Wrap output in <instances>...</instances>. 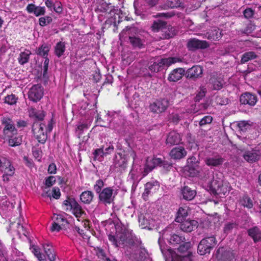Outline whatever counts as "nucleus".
<instances>
[{
    "label": "nucleus",
    "mask_w": 261,
    "mask_h": 261,
    "mask_svg": "<svg viewBox=\"0 0 261 261\" xmlns=\"http://www.w3.org/2000/svg\"><path fill=\"white\" fill-rule=\"evenodd\" d=\"M128 35L130 44L134 48H141L144 46V40L139 34V31L134 26H127L120 33V37H124Z\"/></svg>",
    "instance_id": "1"
},
{
    "label": "nucleus",
    "mask_w": 261,
    "mask_h": 261,
    "mask_svg": "<svg viewBox=\"0 0 261 261\" xmlns=\"http://www.w3.org/2000/svg\"><path fill=\"white\" fill-rule=\"evenodd\" d=\"M136 153L132 149L124 150L121 152H118L114 158V164L115 168H120L124 170L127 165L128 160L130 157L135 160Z\"/></svg>",
    "instance_id": "2"
},
{
    "label": "nucleus",
    "mask_w": 261,
    "mask_h": 261,
    "mask_svg": "<svg viewBox=\"0 0 261 261\" xmlns=\"http://www.w3.org/2000/svg\"><path fill=\"white\" fill-rule=\"evenodd\" d=\"M217 244V241L214 236L206 237L199 243L197 252L201 255L210 254Z\"/></svg>",
    "instance_id": "3"
},
{
    "label": "nucleus",
    "mask_w": 261,
    "mask_h": 261,
    "mask_svg": "<svg viewBox=\"0 0 261 261\" xmlns=\"http://www.w3.org/2000/svg\"><path fill=\"white\" fill-rule=\"evenodd\" d=\"M63 206L66 211H71L73 214L76 217L80 218L83 215H86L81 205L73 198H67L63 203Z\"/></svg>",
    "instance_id": "4"
},
{
    "label": "nucleus",
    "mask_w": 261,
    "mask_h": 261,
    "mask_svg": "<svg viewBox=\"0 0 261 261\" xmlns=\"http://www.w3.org/2000/svg\"><path fill=\"white\" fill-rule=\"evenodd\" d=\"M221 176V174H216L213 176V179L208 183L210 190L214 194H225L227 191V188L223 185Z\"/></svg>",
    "instance_id": "5"
},
{
    "label": "nucleus",
    "mask_w": 261,
    "mask_h": 261,
    "mask_svg": "<svg viewBox=\"0 0 261 261\" xmlns=\"http://www.w3.org/2000/svg\"><path fill=\"white\" fill-rule=\"evenodd\" d=\"M181 61V59L178 57L163 58L158 61V62H153L152 64L149 65L148 68L151 72H157L163 66L169 67L173 64Z\"/></svg>",
    "instance_id": "6"
},
{
    "label": "nucleus",
    "mask_w": 261,
    "mask_h": 261,
    "mask_svg": "<svg viewBox=\"0 0 261 261\" xmlns=\"http://www.w3.org/2000/svg\"><path fill=\"white\" fill-rule=\"evenodd\" d=\"M45 125L43 123L34 122L32 125V131L38 142L44 144L47 138L46 132L44 130Z\"/></svg>",
    "instance_id": "7"
},
{
    "label": "nucleus",
    "mask_w": 261,
    "mask_h": 261,
    "mask_svg": "<svg viewBox=\"0 0 261 261\" xmlns=\"http://www.w3.org/2000/svg\"><path fill=\"white\" fill-rule=\"evenodd\" d=\"M190 247V242H184V243L180 245L178 248V251L181 253L187 252V254L185 255L173 254L172 255V261H191V254L188 251Z\"/></svg>",
    "instance_id": "8"
},
{
    "label": "nucleus",
    "mask_w": 261,
    "mask_h": 261,
    "mask_svg": "<svg viewBox=\"0 0 261 261\" xmlns=\"http://www.w3.org/2000/svg\"><path fill=\"white\" fill-rule=\"evenodd\" d=\"M169 106V101L166 98L158 99L150 104L149 108L150 111L156 114L164 112Z\"/></svg>",
    "instance_id": "9"
},
{
    "label": "nucleus",
    "mask_w": 261,
    "mask_h": 261,
    "mask_svg": "<svg viewBox=\"0 0 261 261\" xmlns=\"http://www.w3.org/2000/svg\"><path fill=\"white\" fill-rule=\"evenodd\" d=\"M113 191L114 190L111 187L103 188L98 194L99 202L105 205L110 204L112 203L115 197L113 195Z\"/></svg>",
    "instance_id": "10"
},
{
    "label": "nucleus",
    "mask_w": 261,
    "mask_h": 261,
    "mask_svg": "<svg viewBox=\"0 0 261 261\" xmlns=\"http://www.w3.org/2000/svg\"><path fill=\"white\" fill-rule=\"evenodd\" d=\"M43 95V88L39 84L33 85L28 92L29 99L33 101H39Z\"/></svg>",
    "instance_id": "11"
},
{
    "label": "nucleus",
    "mask_w": 261,
    "mask_h": 261,
    "mask_svg": "<svg viewBox=\"0 0 261 261\" xmlns=\"http://www.w3.org/2000/svg\"><path fill=\"white\" fill-rule=\"evenodd\" d=\"M159 187L160 184L156 180L147 182L144 186V191L142 194V198L145 201L148 200L149 196L155 192Z\"/></svg>",
    "instance_id": "12"
},
{
    "label": "nucleus",
    "mask_w": 261,
    "mask_h": 261,
    "mask_svg": "<svg viewBox=\"0 0 261 261\" xmlns=\"http://www.w3.org/2000/svg\"><path fill=\"white\" fill-rule=\"evenodd\" d=\"M216 257L219 261H234V255L229 249L220 247L216 251Z\"/></svg>",
    "instance_id": "13"
},
{
    "label": "nucleus",
    "mask_w": 261,
    "mask_h": 261,
    "mask_svg": "<svg viewBox=\"0 0 261 261\" xmlns=\"http://www.w3.org/2000/svg\"><path fill=\"white\" fill-rule=\"evenodd\" d=\"M187 46L189 50L195 51L199 49L207 48L210 45L206 41L192 38L188 41Z\"/></svg>",
    "instance_id": "14"
},
{
    "label": "nucleus",
    "mask_w": 261,
    "mask_h": 261,
    "mask_svg": "<svg viewBox=\"0 0 261 261\" xmlns=\"http://www.w3.org/2000/svg\"><path fill=\"white\" fill-rule=\"evenodd\" d=\"M116 234L117 239L120 243V245H123V247L125 250L124 252L125 255L130 257L131 255L130 252L128 250V246L127 244L125 245L126 241L127 240V239L129 237L128 232L125 229H123L122 230L121 232L117 231Z\"/></svg>",
    "instance_id": "15"
},
{
    "label": "nucleus",
    "mask_w": 261,
    "mask_h": 261,
    "mask_svg": "<svg viewBox=\"0 0 261 261\" xmlns=\"http://www.w3.org/2000/svg\"><path fill=\"white\" fill-rule=\"evenodd\" d=\"M187 154V151L183 146H179L173 148L169 155L174 160H179L184 158Z\"/></svg>",
    "instance_id": "16"
},
{
    "label": "nucleus",
    "mask_w": 261,
    "mask_h": 261,
    "mask_svg": "<svg viewBox=\"0 0 261 261\" xmlns=\"http://www.w3.org/2000/svg\"><path fill=\"white\" fill-rule=\"evenodd\" d=\"M257 101L256 95L249 92L242 94L240 98L241 104L248 105L250 106H254Z\"/></svg>",
    "instance_id": "17"
},
{
    "label": "nucleus",
    "mask_w": 261,
    "mask_h": 261,
    "mask_svg": "<svg viewBox=\"0 0 261 261\" xmlns=\"http://www.w3.org/2000/svg\"><path fill=\"white\" fill-rule=\"evenodd\" d=\"M224 161L225 159L219 154L207 157L205 159L206 165L211 167L220 166L223 164Z\"/></svg>",
    "instance_id": "18"
},
{
    "label": "nucleus",
    "mask_w": 261,
    "mask_h": 261,
    "mask_svg": "<svg viewBox=\"0 0 261 261\" xmlns=\"http://www.w3.org/2000/svg\"><path fill=\"white\" fill-rule=\"evenodd\" d=\"M180 228L184 232H191L194 228H197L198 226V222L194 220H185L180 222Z\"/></svg>",
    "instance_id": "19"
},
{
    "label": "nucleus",
    "mask_w": 261,
    "mask_h": 261,
    "mask_svg": "<svg viewBox=\"0 0 261 261\" xmlns=\"http://www.w3.org/2000/svg\"><path fill=\"white\" fill-rule=\"evenodd\" d=\"M203 73L201 66L199 65L193 66L188 69L186 72L187 77L190 79H197L201 77Z\"/></svg>",
    "instance_id": "20"
},
{
    "label": "nucleus",
    "mask_w": 261,
    "mask_h": 261,
    "mask_svg": "<svg viewBox=\"0 0 261 261\" xmlns=\"http://www.w3.org/2000/svg\"><path fill=\"white\" fill-rule=\"evenodd\" d=\"M181 141L180 134L175 132H171L169 133L166 139V144L169 146H173L179 144Z\"/></svg>",
    "instance_id": "21"
},
{
    "label": "nucleus",
    "mask_w": 261,
    "mask_h": 261,
    "mask_svg": "<svg viewBox=\"0 0 261 261\" xmlns=\"http://www.w3.org/2000/svg\"><path fill=\"white\" fill-rule=\"evenodd\" d=\"M185 69L182 68L174 69L169 74L168 80L170 82H177L182 78L185 74Z\"/></svg>",
    "instance_id": "22"
},
{
    "label": "nucleus",
    "mask_w": 261,
    "mask_h": 261,
    "mask_svg": "<svg viewBox=\"0 0 261 261\" xmlns=\"http://www.w3.org/2000/svg\"><path fill=\"white\" fill-rule=\"evenodd\" d=\"M225 82L223 79L219 76H213L210 79V84L214 90H219L222 88Z\"/></svg>",
    "instance_id": "23"
},
{
    "label": "nucleus",
    "mask_w": 261,
    "mask_h": 261,
    "mask_svg": "<svg viewBox=\"0 0 261 261\" xmlns=\"http://www.w3.org/2000/svg\"><path fill=\"white\" fill-rule=\"evenodd\" d=\"M30 13H33L36 16L44 15L45 8L44 7L36 6L33 4H29L26 8Z\"/></svg>",
    "instance_id": "24"
},
{
    "label": "nucleus",
    "mask_w": 261,
    "mask_h": 261,
    "mask_svg": "<svg viewBox=\"0 0 261 261\" xmlns=\"http://www.w3.org/2000/svg\"><path fill=\"white\" fill-rule=\"evenodd\" d=\"M260 156L258 150L246 151L243 154L244 159L248 162H254L257 161Z\"/></svg>",
    "instance_id": "25"
},
{
    "label": "nucleus",
    "mask_w": 261,
    "mask_h": 261,
    "mask_svg": "<svg viewBox=\"0 0 261 261\" xmlns=\"http://www.w3.org/2000/svg\"><path fill=\"white\" fill-rule=\"evenodd\" d=\"M2 122L5 125L4 128V133L7 134V131L11 132L13 134H16L17 130L15 127L14 124L12 120L8 117H3L2 120Z\"/></svg>",
    "instance_id": "26"
},
{
    "label": "nucleus",
    "mask_w": 261,
    "mask_h": 261,
    "mask_svg": "<svg viewBox=\"0 0 261 261\" xmlns=\"http://www.w3.org/2000/svg\"><path fill=\"white\" fill-rule=\"evenodd\" d=\"M247 233L248 236L253 239L254 242L256 243L261 241V230L257 226L248 229Z\"/></svg>",
    "instance_id": "27"
},
{
    "label": "nucleus",
    "mask_w": 261,
    "mask_h": 261,
    "mask_svg": "<svg viewBox=\"0 0 261 261\" xmlns=\"http://www.w3.org/2000/svg\"><path fill=\"white\" fill-rule=\"evenodd\" d=\"M183 198L186 200H191L195 196L196 192L188 186H184L181 190Z\"/></svg>",
    "instance_id": "28"
},
{
    "label": "nucleus",
    "mask_w": 261,
    "mask_h": 261,
    "mask_svg": "<svg viewBox=\"0 0 261 261\" xmlns=\"http://www.w3.org/2000/svg\"><path fill=\"white\" fill-rule=\"evenodd\" d=\"M29 116L31 118L35 119L39 121H42L45 116L44 113L42 110H37L33 107L28 108Z\"/></svg>",
    "instance_id": "29"
},
{
    "label": "nucleus",
    "mask_w": 261,
    "mask_h": 261,
    "mask_svg": "<svg viewBox=\"0 0 261 261\" xmlns=\"http://www.w3.org/2000/svg\"><path fill=\"white\" fill-rule=\"evenodd\" d=\"M42 246L48 259L50 261H55L56 258L55 250L51 244L46 243L43 244Z\"/></svg>",
    "instance_id": "30"
},
{
    "label": "nucleus",
    "mask_w": 261,
    "mask_h": 261,
    "mask_svg": "<svg viewBox=\"0 0 261 261\" xmlns=\"http://www.w3.org/2000/svg\"><path fill=\"white\" fill-rule=\"evenodd\" d=\"M3 165L1 170L4 172V173L9 175V176H13L15 173V168L12 165L10 161L4 159V162Z\"/></svg>",
    "instance_id": "31"
},
{
    "label": "nucleus",
    "mask_w": 261,
    "mask_h": 261,
    "mask_svg": "<svg viewBox=\"0 0 261 261\" xmlns=\"http://www.w3.org/2000/svg\"><path fill=\"white\" fill-rule=\"evenodd\" d=\"M94 197V193L91 191L87 190L81 194L80 198L82 202L86 204H89L93 201Z\"/></svg>",
    "instance_id": "32"
},
{
    "label": "nucleus",
    "mask_w": 261,
    "mask_h": 261,
    "mask_svg": "<svg viewBox=\"0 0 261 261\" xmlns=\"http://www.w3.org/2000/svg\"><path fill=\"white\" fill-rule=\"evenodd\" d=\"M257 57L258 56L254 51H249L245 52L242 55L240 63L244 64L250 60L256 59Z\"/></svg>",
    "instance_id": "33"
},
{
    "label": "nucleus",
    "mask_w": 261,
    "mask_h": 261,
    "mask_svg": "<svg viewBox=\"0 0 261 261\" xmlns=\"http://www.w3.org/2000/svg\"><path fill=\"white\" fill-rule=\"evenodd\" d=\"M152 28L154 31H161L164 33L167 32V23L162 20H158L154 21Z\"/></svg>",
    "instance_id": "34"
},
{
    "label": "nucleus",
    "mask_w": 261,
    "mask_h": 261,
    "mask_svg": "<svg viewBox=\"0 0 261 261\" xmlns=\"http://www.w3.org/2000/svg\"><path fill=\"white\" fill-rule=\"evenodd\" d=\"M188 215V207H180L177 212L176 216L175 218V221L177 222H180L186 220V217Z\"/></svg>",
    "instance_id": "35"
},
{
    "label": "nucleus",
    "mask_w": 261,
    "mask_h": 261,
    "mask_svg": "<svg viewBox=\"0 0 261 261\" xmlns=\"http://www.w3.org/2000/svg\"><path fill=\"white\" fill-rule=\"evenodd\" d=\"M31 52L29 50L25 49L23 52H21L18 58L19 63L23 65L29 62Z\"/></svg>",
    "instance_id": "36"
},
{
    "label": "nucleus",
    "mask_w": 261,
    "mask_h": 261,
    "mask_svg": "<svg viewBox=\"0 0 261 261\" xmlns=\"http://www.w3.org/2000/svg\"><path fill=\"white\" fill-rule=\"evenodd\" d=\"M166 239L172 244H179L185 241V238L184 237L175 234H171L169 238L167 237Z\"/></svg>",
    "instance_id": "37"
},
{
    "label": "nucleus",
    "mask_w": 261,
    "mask_h": 261,
    "mask_svg": "<svg viewBox=\"0 0 261 261\" xmlns=\"http://www.w3.org/2000/svg\"><path fill=\"white\" fill-rule=\"evenodd\" d=\"M150 158H147L146 163L144 166L143 171L142 172L143 176H146L150 172H151L154 168Z\"/></svg>",
    "instance_id": "38"
},
{
    "label": "nucleus",
    "mask_w": 261,
    "mask_h": 261,
    "mask_svg": "<svg viewBox=\"0 0 261 261\" xmlns=\"http://www.w3.org/2000/svg\"><path fill=\"white\" fill-rule=\"evenodd\" d=\"M50 49V46L47 44H43L40 46L36 51L38 55L42 56L43 57H47L48 53Z\"/></svg>",
    "instance_id": "39"
},
{
    "label": "nucleus",
    "mask_w": 261,
    "mask_h": 261,
    "mask_svg": "<svg viewBox=\"0 0 261 261\" xmlns=\"http://www.w3.org/2000/svg\"><path fill=\"white\" fill-rule=\"evenodd\" d=\"M65 51V44L63 42H59L57 43L55 47V53L56 55L60 58Z\"/></svg>",
    "instance_id": "40"
},
{
    "label": "nucleus",
    "mask_w": 261,
    "mask_h": 261,
    "mask_svg": "<svg viewBox=\"0 0 261 261\" xmlns=\"http://www.w3.org/2000/svg\"><path fill=\"white\" fill-rule=\"evenodd\" d=\"M237 127L241 132H245L251 127V124L248 121L242 120L237 122Z\"/></svg>",
    "instance_id": "41"
},
{
    "label": "nucleus",
    "mask_w": 261,
    "mask_h": 261,
    "mask_svg": "<svg viewBox=\"0 0 261 261\" xmlns=\"http://www.w3.org/2000/svg\"><path fill=\"white\" fill-rule=\"evenodd\" d=\"M93 154L94 160L101 161L103 156L105 155L104 153V146H102L100 148L95 149Z\"/></svg>",
    "instance_id": "42"
},
{
    "label": "nucleus",
    "mask_w": 261,
    "mask_h": 261,
    "mask_svg": "<svg viewBox=\"0 0 261 261\" xmlns=\"http://www.w3.org/2000/svg\"><path fill=\"white\" fill-rule=\"evenodd\" d=\"M182 114L173 113L169 116V120L170 122H172L174 124H177L182 118Z\"/></svg>",
    "instance_id": "43"
},
{
    "label": "nucleus",
    "mask_w": 261,
    "mask_h": 261,
    "mask_svg": "<svg viewBox=\"0 0 261 261\" xmlns=\"http://www.w3.org/2000/svg\"><path fill=\"white\" fill-rule=\"evenodd\" d=\"M53 219L55 222L63 228H65L66 225L68 224V221L62 215H57L54 216Z\"/></svg>",
    "instance_id": "44"
},
{
    "label": "nucleus",
    "mask_w": 261,
    "mask_h": 261,
    "mask_svg": "<svg viewBox=\"0 0 261 261\" xmlns=\"http://www.w3.org/2000/svg\"><path fill=\"white\" fill-rule=\"evenodd\" d=\"M21 142V138L20 137H11L8 140V144L11 147L19 146Z\"/></svg>",
    "instance_id": "45"
},
{
    "label": "nucleus",
    "mask_w": 261,
    "mask_h": 261,
    "mask_svg": "<svg viewBox=\"0 0 261 261\" xmlns=\"http://www.w3.org/2000/svg\"><path fill=\"white\" fill-rule=\"evenodd\" d=\"M241 203L244 207H246L248 208H251L253 206V203L252 200L248 196H244L241 200Z\"/></svg>",
    "instance_id": "46"
},
{
    "label": "nucleus",
    "mask_w": 261,
    "mask_h": 261,
    "mask_svg": "<svg viewBox=\"0 0 261 261\" xmlns=\"http://www.w3.org/2000/svg\"><path fill=\"white\" fill-rule=\"evenodd\" d=\"M0 261H8V255L6 248L0 241Z\"/></svg>",
    "instance_id": "47"
},
{
    "label": "nucleus",
    "mask_w": 261,
    "mask_h": 261,
    "mask_svg": "<svg viewBox=\"0 0 261 261\" xmlns=\"http://www.w3.org/2000/svg\"><path fill=\"white\" fill-rule=\"evenodd\" d=\"M181 4V0H167L166 5L168 8H174L180 7Z\"/></svg>",
    "instance_id": "48"
},
{
    "label": "nucleus",
    "mask_w": 261,
    "mask_h": 261,
    "mask_svg": "<svg viewBox=\"0 0 261 261\" xmlns=\"http://www.w3.org/2000/svg\"><path fill=\"white\" fill-rule=\"evenodd\" d=\"M138 221L140 226H141L142 228H146L149 224V222L148 219L146 218L145 216L142 214L140 215L139 216Z\"/></svg>",
    "instance_id": "49"
},
{
    "label": "nucleus",
    "mask_w": 261,
    "mask_h": 261,
    "mask_svg": "<svg viewBox=\"0 0 261 261\" xmlns=\"http://www.w3.org/2000/svg\"><path fill=\"white\" fill-rule=\"evenodd\" d=\"M104 187V182L101 179H98L96 180L95 184L94 185L93 189L95 192L97 194H99L102 190V188Z\"/></svg>",
    "instance_id": "50"
},
{
    "label": "nucleus",
    "mask_w": 261,
    "mask_h": 261,
    "mask_svg": "<svg viewBox=\"0 0 261 261\" xmlns=\"http://www.w3.org/2000/svg\"><path fill=\"white\" fill-rule=\"evenodd\" d=\"M237 226V224L233 222H229L226 223L224 225L223 228V231L225 233L228 234L231 232V231Z\"/></svg>",
    "instance_id": "51"
},
{
    "label": "nucleus",
    "mask_w": 261,
    "mask_h": 261,
    "mask_svg": "<svg viewBox=\"0 0 261 261\" xmlns=\"http://www.w3.org/2000/svg\"><path fill=\"white\" fill-rule=\"evenodd\" d=\"M17 97L15 95L11 94L5 97V102L10 105L15 104L17 102Z\"/></svg>",
    "instance_id": "52"
},
{
    "label": "nucleus",
    "mask_w": 261,
    "mask_h": 261,
    "mask_svg": "<svg viewBox=\"0 0 261 261\" xmlns=\"http://www.w3.org/2000/svg\"><path fill=\"white\" fill-rule=\"evenodd\" d=\"M213 117L210 115L205 116L199 122L200 126H203L206 124H210L213 121Z\"/></svg>",
    "instance_id": "53"
},
{
    "label": "nucleus",
    "mask_w": 261,
    "mask_h": 261,
    "mask_svg": "<svg viewBox=\"0 0 261 261\" xmlns=\"http://www.w3.org/2000/svg\"><path fill=\"white\" fill-rule=\"evenodd\" d=\"M165 34V37L166 38H170L173 37L176 34L175 29L170 25H167V32Z\"/></svg>",
    "instance_id": "54"
},
{
    "label": "nucleus",
    "mask_w": 261,
    "mask_h": 261,
    "mask_svg": "<svg viewBox=\"0 0 261 261\" xmlns=\"http://www.w3.org/2000/svg\"><path fill=\"white\" fill-rule=\"evenodd\" d=\"M52 18L50 16L40 17L39 19V24L42 26H45L52 21Z\"/></svg>",
    "instance_id": "55"
},
{
    "label": "nucleus",
    "mask_w": 261,
    "mask_h": 261,
    "mask_svg": "<svg viewBox=\"0 0 261 261\" xmlns=\"http://www.w3.org/2000/svg\"><path fill=\"white\" fill-rule=\"evenodd\" d=\"M206 92L205 88L202 87L200 89V91L196 94L194 97V100L196 102H199L203 97L205 96Z\"/></svg>",
    "instance_id": "56"
},
{
    "label": "nucleus",
    "mask_w": 261,
    "mask_h": 261,
    "mask_svg": "<svg viewBox=\"0 0 261 261\" xmlns=\"http://www.w3.org/2000/svg\"><path fill=\"white\" fill-rule=\"evenodd\" d=\"M104 146V153L105 155L111 153L114 150V146L111 142L107 143Z\"/></svg>",
    "instance_id": "57"
},
{
    "label": "nucleus",
    "mask_w": 261,
    "mask_h": 261,
    "mask_svg": "<svg viewBox=\"0 0 261 261\" xmlns=\"http://www.w3.org/2000/svg\"><path fill=\"white\" fill-rule=\"evenodd\" d=\"M254 30V26L251 23L248 24L244 29L240 30L241 34H249Z\"/></svg>",
    "instance_id": "58"
},
{
    "label": "nucleus",
    "mask_w": 261,
    "mask_h": 261,
    "mask_svg": "<svg viewBox=\"0 0 261 261\" xmlns=\"http://www.w3.org/2000/svg\"><path fill=\"white\" fill-rule=\"evenodd\" d=\"M109 240L110 242H111L113 244V245L115 247H118L120 246V243L117 239V237H115L114 235L112 234H109L108 236Z\"/></svg>",
    "instance_id": "59"
},
{
    "label": "nucleus",
    "mask_w": 261,
    "mask_h": 261,
    "mask_svg": "<svg viewBox=\"0 0 261 261\" xmlns=\"http://www.w3.org/2000/svg\"><path fill=\"white\" fill-rule=\"evenodd\" d=\"M56 177L54 176H49L46 178L45 184L48 187H50L52 186L56 182Z\"/></svg>",
    "instance_id": "60"
},
{
    "label": "nucleus",
    "mask_w": 261,
    "mask_h": 261,
    "mask_svg": "<svg viewBox=\"0 0 261 261\" xmlns=\"http://www.w3.org/2000/svg\"><path fill=\"white\" fill-rule=\"evenodd\" d=\"M254 13V11L251 8H247L243 12L244 17L248 19L252 17Z\"/></svg>",
    "instance_id": "61"
},
{
    "label": "nucleus",
    "mask_w": 261,
    "mask_h": 261,
    "mask_svg": "<svg viewBox=\"0 0 261 261\" xmlns=\"http://www.w3.org/2000/svg\"><path fill=\"white\" fill-rule=\"evenodd\" d=\"M187 163L189 166H190L191 167H194L197 165L198 160L196 157L193 156L188 159Z\"/></svg>",
    "instance_id": "62"
},
{
    "label": "nucleus",
    "mask_w": 261,
    "mask_h": 261,
    "mask_svg": "<svg viewBox=\"0 0 261 261\" xmlns=\"http://www.w3.org/2000/svg\"><path fill=\"white\" fill-rule=\"evenodd\" d=\"M88 128V125L86 123H79L76 125V131L81 134L83 132Z\"/></svg>",
    "instance_id": "63"
},
{
    "label": "nucleus",
    "mask_w": 261,
    "mask_h": 261,
    "mask_svg": "<svg viewBox=\"0 0 261 261\" xmlns=\"http://www.w3.org/2000/svg\"><path fill=\"white\" fill-rule=\"evenodd\" d=\"M53 9L54 11L57 13H61L63 11L62 4L60 2H57L54 6Z\"/></svg>",
    "instance_id": "64"
}]
</instances>
